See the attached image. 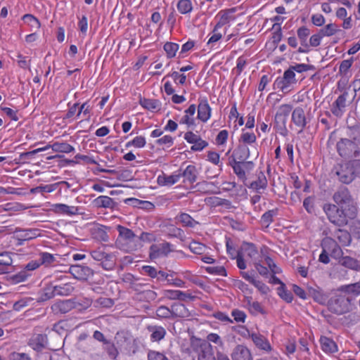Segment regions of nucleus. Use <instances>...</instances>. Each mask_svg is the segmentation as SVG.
<instances>
[{
    "mask_svg": "<svg viewBox=\"0 0 360 360\" xmlns=\"http://www.w3.org/2000/svg\"><path fill=\"white\" fill-rule=\"evenodd\" d=\"M119 237L116 245L122 250L131 252L136 250L140 246V240L148 239L149 234L143 232L140 237L137 236L131 229L121 225L117 226Z\"/></svg>",
    "mask_w": 360,
    "mask_h": 360,
    "instance_id": "obj_1",
    "label": "nucleus"
},
{
    "mask_svg": "<svg viewBox=\"0 0 360 360\" xmlns=\"http://www.w3.org/2000/svg\"><path fill=\"white\" fill-rule=\"evenodd\" d=\"M323 210L328 220L338 226H343L347 224L349 219H354L356 215V207L350 208L338 207L335 205L326 204Z\"/></svg>",
    "mask_w": 360,
    "mask_h": 360,
    "instance_id": "obj_2",
    "label": "nucleus"
},
{
    "mask_svg": "<svg viewBox=\"0 0 360 360\" xmlns=\"http://www.w3.org/2000/svg\"><path fill=\"white\" fill-rule=\"evenodd\" d=\"M352 298L343 295H336L328 302L330 311L341 315L350 311Z\"/></svg>",
    "mask_w": 360,
    "mask_h": 360,
    "instance_id": "obj_3",
    "label": "nucleus"
},
{
    "mask_svg": "<svg viewBox=\"0 0 360 360\" xmlns=\"http://www.w3.org/2000/svg\"><path fill=\"white\" fill-rule=\"evenodd\" d=\"M49 148H51L53 151L58 153H69L75 150V148L68 143L56 142L53 143L51 146H46L44 148H37L32 150L24 151V162L25 161V160L30 159L36 153L46 150Z\"/></svg>",
    "mask_w": 360,
    "mask_h": 360,
    "instance_id": "obj_4",
    "label": "nucleus"
},
{
    "mask_svg": "<svg viewBox=\"0 0 360 360\" xmlns=\"http://www.w3.org/2000/svg\"><path fill=\"white\" fill-rule=\"evenodd\" d=\"M174 245L168 242H163L158 244H153L149 249V257L151 259H156L160 257H167L174 252Z\"/></svg>",
    "mask_w": 360,
    "mask_h": 360,
    "instance_id": "obj_5",
    "label": "nucleus"
},
{
    "mask_svg": "<svg viewBox=\"0 0 360 360\" xmlns=\"http://www.w3.org/2000/svg\"><path fill=\"white\" fill-rule=\"evenodd\" d=\"M91 256L94 260L101 262L105 270H112L115 266L114 256L105 252L103 250L97 249L91 252Z\"/></svg>",
    "mask_w": 360,
    "mask_h": 360,
    "instance_id": "obj_6",
    "label": "nucleus"
},
{
    "mask_svg": "<svg viewBox=\"0 0 360 360\" xmlns=\"http://www.w3.org/2000/svg\"><path fill=\"white\" fill-rule=\"evenodd\" d=\"M333 200L340 207L345 209L355 207L349 192L346 188H341L333 195Z\"/></svg>",
    "mask_w": 360,
    "mask_h": 360,
    "instance_id": "obj_7",
    "label": "nucleus"
},
{
    "mask_svg": "<svg viewBox=\"0 0 360 360\" xmlns=\"http://www.w3.org/2000/svg\"><path fill=\"white\" fill-rule=\"evenodd\" d=\"M68 271L75 278L80 281H86L94 274V271L89 266L79 264L71 265L68 268Z\"/></svg>",
    "mask_w": 360,
    "mask_h": 360,
    "instance_id": "obj_8",
    "label": "nucleus"
},
{
    "mask_svg": "<svg viewBox=\"0 0 360 360\" xmlns=\"http://www.w3.org/2000/svg\"><path fill=\"white\" fill-rule=\"evenodd\" d=\"M321 247L322 249H324V251H327L335 259L340 258L343 254L340 245L334 239L330 237H326L322 240Z\"/></svg>",
    "mask_w": 360,
    "mask_h": 360,
    "instance_id": "obj_9",
    "label": "nucleus"
},
{
    "mask_svg": "<svg viewBox=\"0 0 360 360\" xmlns=\"http://www.w3.org/2000/svg\"><path fill=\"white\" fill-rule=\"evenodd\" d=\"M348 92L344 91L332 104L330 111L337 117H341L345 112Z\"/></svg>",
    "mask_w": 360,
    "mask_h": 360,
    "instance_id": "obj_10",
    "label": "nucleus"
},
{
    "mask_svg": "<svg viewBox=\"0 0 360 360\" xmlns=\"http://www.w3.org/2000/svg\"><path fill=\"white\" fill-rule=\"evenodd\" d=\"M356 147L349 138L342 139L337 143L338 151L342 157L349 156L352 153H354V157L355 158V150H360V149H356Z\"/></svg>",
    "mask_w": 360,
    "mask_h": 360,
    "instance_id": "obj_11",
    "label": "nucleus"
},
{
    "mask_svg": "<svg viewBox=\"0 0 360 360\" xmlns=\"http://www.w3.org/2000/svg\"><path fill=\"white\" fill-rule=\"evenodd\" d=\"M292 110V105L290 104H283L280 105L274 117L275 124L277 125L285 126L288 117Z\"/></svg>",
    "mask_w": 360,
    "mask_h": 360,
    "instance_id": "obj_12",
    "label": "nucleus"
},
{
    "mask_svg": "<svg viewBox=\"0 0 360 360\" xmlns=\"http://www.w3.org/2000/svg\"><path fill=\"white\" fill-rule=\"evenodd\" d=\"M51 210L57 214L73 216L79 214V207L70 206L63 203H56L51 205Z\"/></svg>",
    "mask_w": 360,
    "mask_h": 360,
    "instance_id": "obj_13",
    "label": "nucleus"
},
{
    "mask_svg": "<svg viewBox=\"0 0 360 360\" xmlns=\"http://www.w3.org/2000/svg\"><path fill=\"white\" fill-rule=\"evenodd\" d=\"M108 227L98 224H94L90 229L91 235L95 240L100 242H108L109 236L107 231Z\"/></svg>",
    "mask_w": 360,
    "mask_h": 360,
    "instance_id": "obj_14",
    "label": "nucleus"
},
{
    "mask_svg": "<svg viewBox=\"0 0 360 360\" xmlns=\"http://www.w3.org/2000/svg\"><path fill=\"white\" fill-rule=\"evenodd\" d=\"M232 360H253L250 349L243 345L236 346L231 353Z\"/></svg>",
    "mask_w": 360,
    "mask_h": 360,
    "instance_id": "obj_15",
    "label": "nucleus"
},
{
    "mask_svg": "<svg viewBox=\"0 0 360 360\" xmlns=\"http://www.w3.org/2000/svg\"><path fill=\"white\" fill-rule=\"evenodd\" d=\"M230 165L232 167L234 173L237 175L238 179H241L243 181H245L247 179L245 169H252L253 167V163L252 162L250 161L241 163L230 161Z\"/></svg>",
    "mask_w": 360,
    "mask_h": 360,
    "instance_id": "obj_16",
    "label": "nucleus"
},
{
    "mask_svg": "<svg viewBox=\"0 0 360 360\" xmlns=\"http://www.w3.org/2000/svg\"><path fill=\"white\" fill-rule=\"evenodd\" d=\"M250 157L249 148L245 144L239 145L233 152L232 162H247L245 161Z\"/></svg>",
    "mask_w": 360,
    "mask_h": 360,
    "instance_id": "obj_17",
    "label": "nucleus"
},
{
    "mask_svg": "<svg viewBox=\"0 0 360 360\" xmlns=\"http://www.w3.org/2000/svg\"><path fill=\"white\" fill-rule=\"evenodd\" d=\"M335 173L338 176L339 180L346 184L351 183L354 180L355 176L354 169L347 165L341 166Z\"/></svg>",
    "mask_w": 360,
    "mask_h": 360,
    "instance_id": "obj_18",
    "label": "nucleus"
},
{
    "mask_svg": "<svg viewBox=\"0 0 360 360\" xmlns=\"http://www.w3.org/2000/svg\"><path fill=\"white\" fill-rule=\"evenodd\" d=\"M236 11L237 8L236 7L220 11L217 14L219 20L216 24L217 27L221 28L230 21L234 20L236 18L233 16V13H236Z\"/></svg>",
    "mask_w": 360,
    "mask_h": 360,
    "instance_id": "obj_19",
    "label": "nucleus"
},
{
    "mask_svg": "<svg viewBox=\"0 0 360 360\" xmlns=\"http://www.w3.org/2000/svg\"><path fill=\"white\" fill-rule=\"evenodd\" d=\"M211 116V108L206 98L199 100L198 106V119L206 122Z\"/></svg>",
    "mask_w": 360,
    "mask_h": 360,
    "instance_id": "obj_20",
    "label": "nucleus"
},
{
    "mask_svg": "<svg viewBox=\"0 0 360 360\" xmlns=\"http://www.w3.org/2000/svg\"><path fill=\"white\" fill-rule=\"evenodd\" d=\"M181 178L184 177V183L193 184L197 180L198 171L195 165H189L184 169L181 167L179 169Z\"/></svg>",
    "mask_w": 360,
    "mask_h": 360,
    "instance_id": "obj_21",
    "label": "nucleus"
},
{
    "mask_svg": "<svg viewBox=\"0 0 360 360\" xmlns=\"http://www.w3.org/2000/svg\"><path fill=\"white\" fill-rule=\"evenodd\" d=\"M292 121L302 131L307 125V118L304 110L301 107L295 108L292 112Z\"/></svg>",
    "mask_w": 360,
    "mask_h": 360,
    "instance_id": "obj_22",
    "label": "nucleus"
},
{
    "mask_svg": "<svg viewBox=\"0 0 360 360\" xmlns=\"http://www.w3.org/2000/svg\"><path fill=\"white\" fill-rule=\"evenodd\" d=\"M195 111V105L191 104L186 110H184V115L181 118L179 123L186 124L188 128L195 126V119L194 117Z\"/></svg>",
    "mask_w": 360,
    "mask_h": 360,
    "instance_id": "obj_23",
    "label": "nucleus"
},
{
    "mask_svg": "<svg viewBox=\"0 0 360 360\" xmlns=\"http://www.w3.org/2000/svg\"><path fill=\"white\" fill-rule=\"evenodd\" d=\"M46 335L42 334H34L29 340L28 345L34 350L39 352L46 347Z\"/></svg>",
    "mask_w": 360,
    "mask_h": 360,
    "instance_id": "obj_24",
    "label": "nucleus"
},
{
    "mask_svg": "<svg viewBox=\"0 0 360 360\" xmlns=\"http://www.w3.org/2000/svg\"><path fill=\"white\" fill-rule=\"evenodd\" d=\"M251 339L254 342L255 345L259 349L268 352L271 351V346L267 338H266L264 335L259 333H252L251 334Z\"/></svg>",
    "mask_w": 360,
    "mask_h": 360,
    "instance_id": "obj_25",
    "label": "nucleus"
},
{
    "mask_svg": "<svg viewBox=\"0 0 360 360\" xmlns=\"http://www.w3.org/2000/svg\"><path fill=\"white\" fill-rule=\"evenodd\" d=\"M338 291L344 293V295L356 297L360 295V283L356 282L348 285H342L338 288Z\"/></svg>",
    "mask_w": 360,
    "mask_h": 360,
    "instance_id": "obj_26",
    "label": "nucleus"
},
{
    "mask_svg": "<svg viewBox=\"0 0 360 360\" xmlns=\"http://www.w3.org/2000/svg\"><path fill=\"white\" fill-rule=\"evenodd\" d=\"M75 307V302L71 300H61L52 305L51 309L56 313L65 314Z\"/></svg>",
    "mask_w": 360,
    "mask_h": 360,
    "instance_id": "obj_27",
    "label": "nucleus"
},
{
    "mask_svg": "<svg viewBox=\"0 0 360 360\" xmlns=\"http://www.w3.org/2000/svg\"><path fill=\"white\" fill-rule=\"evenodd\" d=\"M308 297H311L314 300L319 304H323L326 302L328 297L325 295L322 290L318 287L307 288Z\"/></svg>",
    "mask_w": 360,
    "mask_h": 360,
    "instance_id": "obj_28",
    "label": "nucleus"
},
{
    "mask_svg": "<svg viewBox=\"0 0 360 360\" xmlns=\"http://www.w3.org/2000/svg\"><path fill=\"white\" fill-rule=\"evenodd\" d=\"M198 360H216L210 343L203 342L200 345Z\"/></svg>",
    "mask_w": 360,
    "mask_h": 360,
    "instance_id": "obj_29",
    "label": "nucleus"
},
{
    "mask_svg": "<svg viewBox=\"0 0 360 360\" xmlns=\"http://www.w3.org/2000/svg\"><path fill=\"white\" fill-rule=\"evenodd\" d=\"M148 330L150 333V340L153 342H159L166 335V330L160 326H148Z\"/></svg>",
    "mask_w": 360,
    "mask_h": 360,
    "instance_id": "obj_30",
    "label": "nucleus"
},
{
    "mask_svg": "<svg viewBox=\"0 0 360 360\" xmlns=\"http://www.w3.org/2000/svg\"><path fill=\"white\" fill-rule=\"evenodd\" d=\"M172 314L174 318H188L190 316V312L186 306L181 303L176 302L172 306Z\"/></svg>",
    "mask_w": 360,
    "mask_h": 360,
    "instance_id": "obj_31",
    "label": "nucleus"
},
{
    "mask_svg": "<svg viewBox=\"0 0 360 360\" xmlns=\"http://www.w3.org/2000/svg\"><path fill=\"white\" fill-rule=\"evenodd\" d=\"M94 204L98 208L114 209L117 203L111 198L106 195H101L94 200Z\"/></svg>",
    "mask_w": 360,
    "mask_h": 360,
    "instance_id": "obj_32",
    "label": "nucleus"
},
{
    "mask_svg": "<svg viewBox=\"0 0 360 360\" xmlns=\"http://www.w3.org/2000/svg\"><path fill=\"white\" fill-rule=\"evenodd\" d=\"M294 85L285 77H278L274 82V89L281 91L283 94H287L291 91V86Z\"/></svg>",
    "mask_w": 360,
    "mask_h": 360,
    "instance_id": "obj_33",
    "label": "nucleus"
},
{
    "mask_svg": "<svg viewBox=\"0 0 360 360\" xmlns=\"http://www.w3.org/2000/svg\"><path fill=\"white\" fill-rule=\"evenodd\" d=\"M339 259V262L342 266L350 269L352 270L360 271V261L349 256H342Z\"/></svg>",
    "mask_w": 360,
    "mask_h": 360,
    "instance_id": "obj_34",
    "label": "nucleus"
},
{
    "mask_svg": "<svg viewBox=\"0 0 360 360\" xmlns=\"http://www.w3.org/2000/svg\"><path fill=\"white\" fill-rule=\"evenodd\" d=\"M321 349L326 353H335L338 352V346L332 339L322 336L320 338Z\"/></svg>",
    "mask_w": 360,
    "mask_h": 360,
    "instance_id": "obj_35",
    "label": "nucleus"
},
{
    "mask_svg": "<svg viewBox=\"0 0 360 360\" xmlns=\"http://www.w3.org/2000/svg\"><path fill=\"white\" fill-rule=\"evenodd\" d=\"M181 179L179 171H176L169 176H158V181L160 185L172 186L178 182Z\"/></svg>",
    "mask_w": 360,
    "mask_h": 360,
    "instance_id": "obj_36",
    "label": "nucleus"
},
{
    "mask_svg": "<svg viewBox=\"0 0 360 360\" xmlns=\"http://www.w3.org/2000/svg\"><path fill=\"white\" fill-rule=\"evenodd\" d=\"M56 295L58 296H68L75 290L74 286L72 283L66 282L59 285H54Z\"/></svg>",
    "mask_w": 360,
    "mask_h": 360,
    "instance_id": "obj_37",
    "label": "nucleus"
},
{
    "mask_svg": "<svg viewBox=\"0 0 360 360\" xmlns=\"http://www.w3.org/2000/svg\"><path fill=\"white\" fill-rule=\"evenodd\" d=\"M267 186V179L263 172H260L257 179L252 181L250 185V188L259 193L260 189H265Z\"/></svg>",
    "mask_w": 360,
    "mask_h": 360,
    "instance_id": "obj_38",
    "label": "nucleus"
},
{
    "mask_svg": "<svg viewBox=\"0 0 360 360\" xmlns=\"http://www.w3.org/2000/svg\"><path fill=\"white\" fill-rule=\"evenodd\" d=\"M238 252H240L243 256L247 255L250 258H254L258 253L255 245L252 243H243Z\"/></svg>",
    "mask_w": 360,
    "mask_h": 360,
    "instance_id": "obj_39",
    "label": "nucleus"
},
{
    "mask_svg": "<svg viewBox=\"0 0 360 360\" xmlns=\"http://www.w3.org/2000/svg\"><path fill=\"white\" fill-rule=\"evenodd\" d=\"M139 104L145 109L150 111L159 110L161 105V103L158 100L148 98H140Z\"/></svg>",
    "mask_w": 360,
    "mask_h": 360,
    "instance_id": "obj_40",
    "label": "nucleus"
},
{
    "mask_svg": "<svg viewBox=\"0 0 360 360\" xmlns=\"http://www.w3.org/2000/svg\"><path fill=\"white\" fill-rule=\"evenodd\" d=\"M176 8L181 14L189 15L192 12L193 6L191 0H179Z\"/></svg>",
    "mask_w": 360,
    "mask_h": 360,
    "instance_id": "obj_41",
    "label": "nucleus"
},
{
    "mask_svg": "<svg viewBox=\"0 0 360 360\" xmlns=\"http://www.w3.org/2000/svg\"><path fill=\"white\" fill-rule=\"evenodd\" d=\"M319 31L323 37H331L338 32H342V30L335 23H329L323 28L320 29Z\"/></svg>",
    "mask_w": 360,
    "mask_h": 360,
    "instance_id": "obj_42",
    "label": "nucleus"
},
{
    "mask_svg": "<svg viewBox=\"0 0 360 360\" xmlns=\"http://www.w3.org/2000/svg\"><path fill=\"white\" fill-rule=\"evenodd\" d=\"M157 293L150 289H143V290H140V292L137 293L138 299L143 302H149L153 301L157 298Z\"/></svg>",
    "mask_w": 360,
    "mask_h": 360,
    "instance_id": "obj_43",
    "label": "nucleus"
},
{
    "mask_svg": "<svg viewBox=\"0 0 360 360\" xmlns=\"http://www.w3.org/2000/svg\"><path fill=\"white\" fill-rule=\"evenodd\" d=\"M25 24L30 27V32L38 31L41 25L39 20L31 14L24 15Z\"/></svg>",
    "mask_w": 360,
    "mask_h": 360,
    "instance_id": "obj_44",
    "label": "nucleus"
},
{
    "mask_svg": "<svg viewBox=\"0 0 360 360\" xmlns=\"http://www.w3.org/2000/svg\"><path fill=\"white\" fill-rule=\"evenodd\" d=\"M297 34L302 46L309 48L307 38L310 34V30L305 26H302L297 30Z\"/></svg>",
    "mask_w": 360,
    "mask_h": 360,
    "instance_id": "obj_45",
    "label": "nucleus"
},
{
    "mask_svg": "<svg viewBox=\"0 0 360 360\" xmlns=\"http://www.w3.org/2000/svg\"><path fill=\"white\" fill-rule=\"evenodd\" d=\"M56 290L54 285H49L44 288L41 293V295L39 296L38 302H44L52 299L55 296H56Z\"/></svg>",
    "mask_w": 360,
    "mask_h": 360,
    "instance_id": "obj_46",
    "label": "nucleus"
},
{
    "mask_svg": "<svg viewBox=\"0 0 360 360\" xmlns=\"http://www.w3.org/2000/svg\"><path fill=\"white\" fill-rule=\"evenodd\" d=\"M179 221H180L183 226L188 227H194L196 224H198V221H196L193 217H191L187 213H181L176 218Z\"/></svg>",
    "mask_w": 360,
    "mask_h": 360,
    "instance_id": "obj_47",
    "label": "nucleus"
},
{
    "mask_svg": "<svg viewBox=\"0 0 360 360\" xmlns=\"http://www.w3.org/2000/svg\"><path fill=\"white\" fill-rule=\"evenodd\" d=\"M12 259L7 252L0 254V274L8 271V266L11 265Z\"/></svg>",
    "mask_w": 360,
    "mask_h": 360,
    "instance_id": "obj_48",
    "label": "nucleus"
},
{
    "mask_svg": "<svg viewBox=\"0 0 360 360\" xmlns=\"http://www.w3.org/2000/svg\"><path fill=\"white\" fill-rule=\"evenodd\" d=\"M335 236L342 245H349L351 243V236L346 230L338 229L335 232Z\"/></svg>",
    "mask_w": 360,
    "mask_h": 360,
    "instance_id": "obj_49",
    "label": "nucleus"
},
{
    "mask_svg": "<svg viewBox=\"0 0 360 360\" xmlns=\"http://www.w3.org/2000/svg\"><path fill=\"white\" fill-rule=\"evenodd\" d=\"M348 136L354 146L360 145V125L349 127Z\"/></svg>",
    "mask_w": 360,
    "mask_h": 360,
    "instance_id": "obj_50",
    "label": "nucleus"
},
{
    "mask_svg": "<svg viewBox=\"0 0 360 360\" xmlns=\"http://www.w3.org/2000/svg\"><path fill=\"white\" fill-rule=\"evenodd\" d=\"M278 294L283 300L288 303L291 302L293 300L292 293L287 290L284 283H282V285L278 288Z\"/></svg>",
    "mask_w": 360,
    "mask_h": 360,
    "instance_id": "obj_51",
    "label": "nucleus"
},
{
    "mask_svg": "<svg viewBox=\"0 0 360 360\" xmlns=\"http://www.w3.org/2000/svg\"><path fill=\"white\" fill-rule=\"evenodd\" d=\"M208 202L213 206H224L226 208L231 207V202L230 200L216 196L210 198Z\"/></svg>",
    "mask_w": 360,
    "mask_h": 360,
    "instance_id": "obj_52",
    "label": "nucleus"
},
{
    "mask_svg": "<svg viewBox=\"0 0 360 360\" xmlns=\"http://www.w3.org/2000/svg\"><path fill=\"white\" fill-rule=\"evenodd\" d=\"M179 44L173 42H167L164 45V50L167 53L168 58H172L176 56V53L179 49Z\"/></svg>",
    "mask_w": 360,
    "mask_h": 360,
    "instance_id": "obj_53",
    "label": "nucleus"
},
{
    "mask_svg": "<svg viewBox=\"0 0 360 360\" xmlns=\"http://www.w3.org/2000/svg\"><path fill=\"white\" fill-rule=\"evenodd\" d=\"M277 213V209L271 210L264 212L261 218L262 223L268 226L273 221L274 217L276 216Z\"/></svg>",
    "mask_w": 360,
    "mask_h": 360,
    "instance_id": "obj_54",
    "label": "nucleus"
},
{
    "mask_svg": "<svg viewBox=\"0 0 360 360\" xmlns=\"http://www.w3.org/2000/svg\"><path fill=\"white\" fill-rule=\"evenodd\" d=\"M156 315L162 319H172V307L169 308L166 306L162 305L157 309Z\"/></svg>",
    "mask_w": 360,
    "mask_h": 360,
    "instance_id": "obj_55",
    "label": "nucleus"
},
{
    "mask_svg": "<svg viewBox=\"0 0 360 360\" xmlns=\"http://www.w3.org/2000/svg\"><path fill=\"white\" fill-rule=\"evenodd\" d=\"M167 235L169 237L183 239L184 236V232L182 229L177 228L174 225H170L167 227Z\"/></svg>",
    "mask_w": 360,
    "mask_h": 360,
    "instance_id": "obj_56",
    "label": "nucleus"
},
{
    "mask_svg": "<svg viewBox=\"0 0 360 360\" xmlns=\"http://www.w3.org/2000/svg\"><path fill=\"white\" fill-rule=\"evenodd\" d=\"M191 251L197 255H202L206 250V246L201 243L193 241L189 245Z\"/></svg>",
    "mask_w": 360,
    "mask_h": 360,
    "instance_id": "obj_57",
    "label": "nucleus"
},
{
    "mask_svg": "<svg viewBox=\"0 0 360 360\" xmlns=\"http://www.w3.org/2000/svg\"><path fill=\"white\" fill-rule=\"evenodd\" d=\"M146 143V139L142 136H136L133 140L126 143V147L134 146L135 148H143Z\"/></svg>",
    "mask_w": 360,
    "mask_h": 360,
    "instance_id": "obj_58",
    "label": "nucleus"
},
{
    "mask_svg": "<svg viewBox=\"0 0 360 360\" xmlns=\"http://www.w3.org/2000/svg\"><path fill=\"white\" fill-rule=\"evenodd\" d=\"M256 136L253 132L243 131L240 141H242L245 145L252 144L256 141Z\"/></svg>",
    "mask_w": 360,
    "mask_h": 360,
    "instance_id": "obj_59",
    "label": "nucleus"
},
{
    "mask_svg": "<svg viewBox=\"0 0 360 360\" xmlns=\"http://www.w3.org/2000/svg\"><path fill=\"white\" fill-rule=\"evenodd\" d=\"M156 144L166 148H169L174 144V138L170 135H165L155 141Z\"/></svg>",
    "mask_w": 360,
    "mask_h": 360,
    "instance_id": "obj_60",
    "label": "nucleus"
},
{
    "mask_svg": "<svg viewBox=\"0 0 360 360\" xmlns=\"http://www.w3.org/2000/svg\"><path fill=\"white\" fill-rule=\"evenodd\" d=\"M231 316L233 317L234 321L238 323H245L247 318L246 314L238 309L231 311Z\"/></svg>",
    "mask_w": 360,
    "mask_h": 360,
    "instance_id": "obj_61",
    "label": "nucleus"
},
{
    "mask_svg": "<svg viewBox=\"0 0 360 360\" xmlns=\"http://www.w3.org/2000/svg\"><path fill=\"white\" fill-rule=\"evenodd\" d=\"M56 261L55 257L48 252H43L41 254V262L40 264H45L46 266L53 265L56 266L54 264Z\"/></svg>",
    "mask_w": 360,
    "mask_h": 360,
    "instance_id": "obj_62",
    "label": "nucleus"
},
{
    "mask_svg": "<svg viewBox=\"0 0 360 360\" xmlns=\"http://www.w3.org/2000/svg\"><path fill=\"white\" fill-rule=\"evenodd\" d=\"M207 160L215 165L219 167V170H222V162H220L219 155L213 151H209L207 153Z\"/></svg>",
    "mask_w": 360,
    "mask_h": 360,
    "instance_id": "obj_63",
    "label": "nucleus"
},
{
    "mask_svg": "<svg viewBox=\"0 0 360 360\" xmlns=\"http://www.w3.org/2000/svg\"><path fill=\"white\" fill-rule=\"evenodd\" d=\"M148 360H169L168 358L159 352L156 351H150L148 353Z\"/></svg>",
    "mask_w": 360,
    "mask_h": 360,
    "instance_id": "obj_64",
    "label": "nucleus"
}]
</instances>
